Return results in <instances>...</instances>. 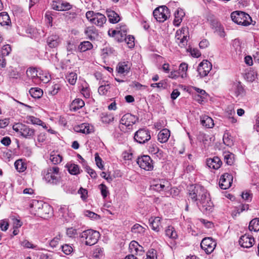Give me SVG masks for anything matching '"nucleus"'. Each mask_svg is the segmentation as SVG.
I'll list each match as a JSON object with an SVG mask.
<instances>
[{
    "instance_id": "nucleus-52",
    "label": "nucleus",
    "mask_w": 259,
    "mask_h": 259,
    "mask_svg": "<svg viewBox=\"0 0 259 259\" xmlns=\"http://www.w3.org/2000/svg\"><path fill=\"white\" fill-rule=\"evenodd\" d=\"M15 166L16 169L19 172H23L26 169L25 164L23 162L22 160H17L15 162Z\"/></svg>"
},
{
    "instance_id": "nucleus-2",
    "label": "nucleus",
    "mask_w": 259,
    "mask_h": 259,
    "mask_svg": "<svg viewBox=\"0 0 259 259\" xmlns=\"http://www.w3.org/2000/svg\"><path fill=\"white\" fill-rule=\"evenodd\" d=\"M44 179L49 184H58L61 181L60 168L56 166L48 167L44 171Z\"/></svg>"
},
{
    "instance_id": "nucleus-1",
    "label": "nucleus",
    "mask_w": 259,
    "mask_h": 259,
    "mask_svg": "<svg viewBox=\"0 0 259 259\" xmlns=\"http://www.w3.org/2000/svg\"><path fill=\"white\" fill-rule=\"evenodd\" d=\"M189 197L193 201L198 200L197 205L202 211H211L213 203L206 190L203 187L201 186H190Z\"/></svg>"
},
{
    "instance_id": "nucleus-53",
    "label": "nucleus",
    "mask_w": 259,
    "mask_h": 259,
    "mask_svg": "<svg viewBox=\"0 0 259 259\" xmlns=\"http://www.w3.org/2000/svg\"><path fill=\"white\" fill-rule=\"evenodd\" d=\"M60 84H55L48 89V94L52 96L56 95L60 89Z\"/></svg>"
},
{
    "instance_id": "nucleus-30",
    "label": "nucleus",
    "mask_w": 259,
    "mask_h": 259,
    "mask_svg": "<svg viewBox=\"0 0 259 259\" xmlns=\"http://www.w3.org/2000/svg\"><path fill=\"white\" fill-rule=\"evenodd\" d=\"M207 20L210 22L212 28H215L216 30H221L222 26L221 24L215 19L214 15L209 14L207 17Z\"/></svg>"
},
{
    "instance_id": "nucleus-49",
    "label": "nucleus",
    "mask_w": 259,
    "mask_h": 259,
    "mask_svg": "<svg viewBox=\"0 0 259 259\" xmlns=\"http://www.w3.org/2000/svg\"><path fill=\"white\" fill-rule=\"evenodd\" d=\"M50 160L54 164H57L62 161V157L59 154H51Z\"/></svg>"
},
{
    "instance_id": "nucleus-15",
    "label": "nucleus",
    "mask_w": 259,
    "mask_h": 259,
    "mask_svg": "<svg viewBox=\"0 0 259 259\" xmlns=\"http://www.w3.org/2000/svg\"><path fill=\"white\" fill-rule=\"evenodd\" d=\"M232 182L233 176L228 173H225L221 176L219 185L222 189L226 190L230 187Z\"/></svg>"
},
{
    "instance_id": "nucleus-3",
    "label": "nucleus",
    "mask_w": 259,
    "mask_h": 259,
    "mask_svg": "<svg viewBox=\"0 0 259 259\" xmlns=\"http://www.w3.org/2000/svg\"><path fill=\"white\" fill-rule=\"evenodd\" d=\"M31 207L34 208L37 215L42 218H47L52 213L51 207L47 203L42 204L37 200L33 201Z\"/></svg>"
},
{
    "instance_id": "nucleus-32",
    "label": "nucleus",
    "mask_w": 259,
    "mask_h": 259,
    "mask_svg": "<svg viewBox=\"0 0 259 259\" xmlns=\"http://www.w3.org/2000/svg\"><path fill=\"white\" fill-rule=\"evenodd\" d=\"M27 77L32 79L34 82H37L38 73V71L35 68H29L26 71Z\"/></svg>"
},
{
    "instance_id": "nucleus-61",
    "label": "nucleus",
    "mask_w": 259,
    "mask_h": 259,
    "mask_svg": "<svg viewBox=\"0 0 259 259\" xmlns=\"http://www.w3.org/2000/svg\"><path fill=\"white\" fill-rule=\"evenodd\" d=\"M84 213L85 216L92 219L98 220L100 219V216L99 215L89 210H85Z\"/></svg>"
},
{
    "instance_id": "nucleus-63",
    "label": "nucleus",
    "mask_w": 259,
    "mask_h": 259,
    "mask_svg": "<svg viewBox=\"0 0 259 259\" xmlns=\"http://www.w3.org/2000/svg\"><path fill=\"white\" fill-rule=\"evenodd\" d=\"M60 7L61 8L60 11H67L71 8V5L67 2L60 1Z\"/></svg>"
},
{
    "instance_id": "nucleus-9",
    "label": "nucleus",
    "mask_w": 259,
    "mask_h": 259,
    "mask_svg": "<svg viewBox=\"0 0 259 259\" xmlns=\"http://www.w3.org/2000/svg\"><path fill=\"white\" fill-rule=\"evenodd\" d=\"M188 34V28L186 26L183 27L177 31L175 37L177 42L180 47H184L187 45Z\"/></svg>"
},
{
    "instance_id": "nucleus-14",
    "label": "nucleus",
    "mask_w": 259,
    "mask_h": 259,
    "mask_svg": "<svg viewBox=\"0 0 259 259\" xmlns=\"http://www.w3.org/2000/svg\"><path fill=\"white\" fill-rule=\"evenodd\" d=\"M212 68V65L207 60H203L198 65L197 71L201 77L207 75Z\"/></svg>"
},
{
    "instance_id": "nucleus-23",
    "label": "nucleus",
    "mask_w": 259,
    "mask_h": 259,
    "mask_svg": "<svg viewBox=\"0 0 259 259\" xmlns=\"http://www.w3.org/2000/svg\"><path fill=\"white\" fill-rule=\"evenodd\" d=\"M131 67V64L128 62H122L118 63L116 69L119 73H127Z\"/></svg>"
},
{
    "instance_id": "nucleus-29",
    "label": "nucleus",
    "mask_w": 259,
    "mask_h": 259,
    "mask_svg": "<svg viewBox=\"0 0 259 259\" xmlns=\"http://www.w3.org/2000/svg\"><path fill=\"white\" fill-rule=\"evenodd\" d=\"M200 122L203 126L207 128H212L214 126L213 119L207 115L202 116L200 118Z\"/></svg>"
},
{
    "instance_id": "nucleus-42",
    "label": "nucleus",
    "mask_w": 259,
    "mask_h": 259,
    "mask_svg": "<svg viewBox=\"0 0 259 259\" xmlns=\"http://www.w3.org/2000/svg\"><path fill=\"white\" fill-rule=\"evenodd\" d=\"M165 235L170 238L176 239L178 237L177 232L175 228L171 226H168L165 231Z\"/></svg>"
},
{
    "instance_id": "nucleus-16",
    "label": "nucleus",
    "mask_w": 259,
    "mask_h": 259,
    "mask_svg": "<svg viewBox=\"0 0 259 259\" xmlns=\"http://www.w3.org/2000/svg\"><path fill=\"white\" fill-rule=\"evenodd\" d=\"M240 245L244 248H249L254 243V239L248 234L242 235L239 239Z\"/></svg>"
},
{
    "instance_id": "nucleus-36",
    "label": "nucleus",
    "mask_w": 259,
    "mask_h": 259,
    "mask_svg": "<svg viewBox=\"0 0 259 259\" xmlns=\"http://www.w3.org/2000/svg\"><path fill=\"white\" fill-rule=\"evenodd\" d=\"M232 90L234 92L236 96L241 95L244 93V89L240 82H235L233 84Z\"/></svg>"
},
{
    "instance_id": "nucleus-8",
    "label": "nucleus",
    "mask_w": 259,
    "mask_h": 259,
    "mask_svg": "<svg viewBox=\"0 0 259 259\" xmlns=\"http://www.w3.org/2000/svg\"><path fill=\"white\" fill-rule=\"evenodd\" d=\"M153 14L157 21L159 22H164L170 16L169 10L165 6H160L155 9Z\"/></svg>"
},
{
    "instance_id": "nucleus-44",
    "label": "nucleus",
    "mask_w": 259,
    "mask_h": 259,
    "mask_svg": "<svg viewBox=\"0 0 259 259\" xmlns=\"http://www.w3.org/2000/svg\"><path fill=\"white\" fill-rule=\"evenodd\" d=\"M110 85L109 83L101 85L98 88V92L101 95H106L110 89Z\"/></svg>"
},
{
    "instance_id": "nucleus-45",
    "label": "nucleus",
    "mask_w": 259,
    "mask_h": 259,
    "mask_svg": "<svg viewBox=\"0 0 259 259\" xmlns=\"http://www.w3.org/2000/svg\"><path fill=\"white\" fill-rule=\"evenodd\" d=\"M114 120V117L112 114L107 113H102L101 116V121L104 123H110Z\"/></svg>"
},
{
    "instance_id": "nucleus-37",
    "label": "nucleus",
    "mask_w": 259,
    "mask_h": 259,
    "mask_svg": "<svg viewBox=\"0 0 259 259\" xmlns=\"http://www.w3.org/2000/svg\"><path fill=\"white\" fill-rule=\"evenodd\" d=\"M69 172L73 175H76L80 173L79 167L78 165L74 163H67L66 165Z\"/></svg>"
},
{
    "instance_id": "nucleus-50",
    "label": "nucleus",
    "mask_w": 259,
    "mask_h": 259,
    "mask_svg": "<svg viewBox=\"0 0 259 259\" xmlns=\"http://www.w3.org/2000/svg\"><path fill=\"white\" fill-rule=\"evenodd\" d=\"M50 80V75L46 73L39 72L37 82L38 81H41L44 83H47Z\"/></svg>"
},
{
    "instance_id": "nucleus-58",
    "label": "nucleus",
    "mask_w": 259,
    "mask_h": 259,
    "mask_svg": "<svg viewBox=\"0 0 259 259\" xmlns=\"http://www.w3.org/2000/svg\"><path fill=\"white\" fill-rule=\"evenodd\" d=\"M99 188L103 198L106 197L109 193L107 187L104 184H101L99 186Z\"/></svg>"
},
{
    "instance_id": "nucleus-34",
    "label": "nucleus",
    "mask_w": 259,
    "mask_h": 259,
    "mask_svg": "<svg viewBox=\"0 0 259 259\" xmlns=\"http://www.w3.org/2000/svg\"><path fill=\"white\" fill-rule=\"evenodd\" d=\"M11 23L10 17L7 13H0V24L2 26L9 25Z\"/></svg>"
},
{
    "instance_id": "nucleus-51",
    "label": "nucleus",
    "mask_w": 259,
    "mask_h": 259,
    "mask_svg": "<svg viewBox=\"0 0 259 259\" xmlns=\"http://www.w3.org/2000/svg\"><path fill=\"white\" fill-rule=\"evenodd\" d=\"M62 237V235H61L60 233L58 234L56 237H55L53 239H52L50 242V245L52 248H55L59 244L60 241L61 240Z\"/></svg>"
},
{
    "instance_id": "nucleus-17",
    "label": "nucleus",
    "mask_w": 259,
    "mask_h": 259,
    "mask_svg": "<svg viewBox=\"0 0 259 259\" xmlns=\"http://www.w3.org/2000/svg\"><path fill=\"white\" fill-rule=\"evenodd\" d=\"M76 132L89 134L94 131L93 126L87 123H83L75 127Z\"/></svg>"
},
{
    "instance_id": "nucleus-5",
    "label": "nucleus",
    "mask_w": 259,
    "mask_h": 259,
    "mask_svg": "<svg viewBox=\"0 0 259 259\" xmlns=\"http://www.w3.org/2000/svg\"><path fill=\"white\" fill-rule=\"evenodd\" d=\"M100 235L99 232L92 229L85 230L80 235L82 241L86 245L90 246L95 244L100 238Z\"/></svg>"
},
{
    "instance_id": "nucleus-26",
    "label": "nucleus",
    "mask_w": 259,
    "mask_h": 259,
    "mask_svg": "<svg viewBox=\"0 0 259 259\" xmlns=\"http://www.w3.org/2000/svg\"><path fill=\"white\" fill-rule=\"evenodd\" d=\"M170 136V132L168 130L164 128L159 132L158 135V140L161 143L167 141Z\"/></svg>"
},
{
    "instance_id": "nucleus-62",
    "label": "nucleus",
    "mask_w": 259,
    "mask_h": 259,
    "mask_svg": "<svg viewBox=\"0 0 259 259\" xmlns=\"http://www.w3.org/2000/svg\"><path fill=\"white\" fill-rule=\"evenodd\" d=\"M224 143L228 146H231L233 144L232 140L229 137L228 134L226 133L223 136Z\"/></svg>"
},
{
    "instance_id": "nucleus-46",
    "label": "nucleus",
    "mask_w": 259,
    "mask_h": 259,
    "mask_svg": "<svg viewBox=\"0 0 259 259\" xmlns=\"http://www.w3.org/2000/svg\"><path fill=\"white\" fill-rule=\"evenodd\" d=\"M66 78L70 84L74 85L76 82L77 75L76 73L71 72L66 75Z\"/></svg>"
},
{
    "instance_id": "nucleus-48",
    "label": "nucleus",
    "mask_w": 259,
    "mask_h": 259,
    "mask_svg": "<svg viewBox=\"0 0 259 259\" xmlns=\"http://www.w3.org/2000/svg\"><path fill=\"white\" fill-rule=\"evenodd\" d=\"M145 228L139 224H136L132 228V232L134 234H142L144 233Z\"/></svg>"
},
{
    "instance_id": "nucleus-28",
    "label": "nucleus",
    "mask_w": 259,
    "mask_h": 259,
    "mask_svg": "<svg viewBox=\"0 0 259 259\" xmlns=\"http://www.w3.org/2000/svg\"><path fill=\"white\" fill-rule=\"evenodd\" d=\"M84 33L88 38L91 40L95 39L98 35L97 30L94 26L87 27Z\"/></svg>"
},
{
    "instance_id": "nucleus-54",
    "label": "nucleus",
    "mask_w": 259,
    "mask_h": 259,
    "mask_svg": "<svg viewBox=\"0 0 259 259\" xmlns=\"http://www.w3.org/2000/svg\"><path fill=\"white\" fill-rule=\"evenodd\" d=\"M10 219L12 221L13 228L18 229L22 226V222L15 216H11Z\"/></svg>"
},
{
    "instance_id": "nucleus-31",
    "label": "nucleus",
    "mask_w": 259,
    "mask_h": 259,
    "mask_svg": "<svg viewBox=\"0 0 259 259\" xmlns=\"http://www.w3.org/2000/svg\"><path fill=\"white\" fill-rule=\"evenodd\" d=\"M167 181L160 180L159 182L151 185L152 188L157 191L160 192L164 190V188L168 185Z\"/></svg>"
},
{
    "instance_id": "nucleus-47",
    "label": "nucleus",
    "mask_w": 259,
    "mask_h": 259,
    "mask_svg": "<svg viewBox=\"0 0 259 259\" xmlns=\"http://www.w3.org/2000/svg\"><path fill=\"white\" fill-rule=\"evenodd\" d=\"M241 43L238 39H235L233 41L232 46L237 54L240 55L242 52V48L241 46Z\"/></svg>"
},
{
    "instance_id": "nucleus-55",
    "label": "nucleus",
    "mask_w": 259,
    "mask_h": 259,
    "mask_svg": "<svg viewBox=\"0 0 259 259\" xmlns=\"http://www.w3.org/2000/svg\"><path fill=\"white\" fill-rule=\"evenodd\" d=\"M149 153L152 154H156L158 153L159 149L155 143H151L148 147Z\"/></svg>"
},
{
    "instance_id": "nucleus-4",
    "label": "nucleus",
    "mask_w": 259,
    "mask_h": 259,
    "mask_svg": "<svg viewBox=\"0 0 259 259\" xmlns=\"http://www.w3.org/2000/svg\"><path fill=\"white\" fill-rule=\"evenodd\" d=\"M137 120L138 118L135 116L129 113L125 114L120 119L119 128L124 133L130 132Z\"/></svg>"
},
{
    "instance_id": "nucleus-38",
    "label": "nucleus",
    "mask_w": 259,
    "mask_h": 259,
    "mask_svg": "<svg viewBox=\"0 0 259 259\" xmlns=\"http://www.w3.org/2000/svg\"><path fill=\"white\" fill-rule=\"evenodd\" d=\"M107 14L111 23H116L120 20L119 15L113 11H107Z\"/></svg>"
},
{
    "instance_id": "nucleus-7",
    "label": "nucleus",
    "mask_w": 259,
    "mask_h": 259,
    "mask_svg": "<svg viewBox=\"0 0 259 259\" xmlns=\"http://www.w3.org/2000/svg\"><path fill=\"white\" fill-rule=\"evenodd\" d=\"M13 129L22 137L27 139L33 138L35 134V130L33 128L21 123L14 124Z\"/></svg>"
},
{
    "instance_id": "nucleus-10",
    "label": "nucleus",
    "mask_w": 259,
    "mask_h": 259,
    "mask_svg": "<svg viewBox=\"0 0 259 259\" xmlns=\"http://www.w3.org/2000/svg\"><path fill=\"white\" fill-rule=\"evenodd\" d=\"M150 139V132L146 128H140L135 133L134 140L140 144H144Z\"/></svg>"
},
{
    "instance_id": "nucleus-22",
    "label": "nucleus",
    "mask_w": 259,
    "mask_h": 259,
    "mask_svg": "<svg viewBox=\"0 0 259 259\" xmlns=\"http://www.w3.org/2000/svg\"><path fill=\"white\" fill-rule=\"evenodd\" d=\"M7 76L10 78L18 79L20 76V73L17 68L12 66L8 67L5 71Z\"/></svg>"
},
{
    "instance_id": "nucleus-25",
    "label": "nucleus",
    "mask_w": 259,
    "mask_h": 259,
    "mask_svg": "<svg viewBox=\"0 0 259 259\" xmlns=\"http://www.w3.org/2000/svg\"><path fill=\"white\" fill-rule=\"evenodd\" d=\"M95 16L92 23L101 27L106 22V18L104 15L100 13H97Z\"/></svg>"
},
{
    "instance_id": "nucleus-18",
    "label": "nucleus",
    "mask_w": 259,
    "mask_h": 259,
    "mask_svg": "<svg viewBox=\"0 0 259 259\" xmlns=\"http://www.w3.org/2000/svg\"><path fill=\"white\" fill-rule=\"evenodd\" d=\"M61 40L60 37L56 34H52L47 38V44L51 48H55L59 46Z\"/></svg>"
},
{
    "instance_id": "nucleus-20",
    "label": "nucleus",
    "mask_w": 259,
    "mask_h": 259,
    "mask_svg": "<svg viewBox=\"0 0 259 259\" xmlns=\"http://www.w3.org/2000/svg\"><path fill=\"white\" fill-rule=\"evenodd\" d=\"M25 119V122L27 124L39 125L42 126L44 128H47L45 123L37 117L33 116L28 115Z\"/></svg>"
},
{
    "instance_id": "nucleus-11",
    "label": "nucleus",
    "mask_w": 259,
    "mask_h": 259,
    "mask_svg": "<svg viewBox=\"0 0 259 259\" xmlns=\"http://www.w3.org/2000/svg\"><path fill=\"white\" fill-rule=\"evenodd\" d=\"M137 162L142 169L147 170H152L154 167L152 160L148 155H143L139 157Z\"/></svg>"
},
{
    "instance_id": "nucleus-59",
    "label": "nucleus",
    "mask_w": 259,
    "mask_h": 259,
    "mask_svg": "<svg viewBox=\"0 0 259 259\" xmlns=\"http://www.w3.org/2000/svg\"><path fill=\"white\" fill-rule=\"evenodd\" d=\"M134 37L133 36L128 35L125 37V39L124 40L128 45L129 48H132L135 46Z\"/></svg>"
},
{
    "instance_id": "nucleus-60",
    "label": "nucleus",
    "mask_w": 259,
    "mask_h": 259,
    "mask_svg": "<svg viewBox=\"0 0 259 259\" xmlns=\"http://www.w3.org/2000/svg\"><path fill=\"white\" fill-rule=\"evenodd\" d=\"M61 247L62 251L67 255L71 254L73 251V248L68 244L63 245Z\"/></svg>"
},
{
    "instance_id": "nucleus-64",
    "label": "nucleus",
    "mask_w": 259,
    "mask_h": 259,
    "mask_svg": "<svg viewBox=\"0 0 259 259\" xmlns=\"http://www.w3.org/2000/svg\"><path fill=\"white\" fill-rule=\"evenodd\" d=\"M21 245L25 248H35L36 247V245H33L31 242L28 241L27 240H24L21 242Z\"/></svg>"
},
{
    "instance_id": "nucleus-39",
    "label": "nucleus",
    "mask_w": 259,
    "mask_h": 259,
    "mask_svg": "<svg viewBox=\"0 0 259 259\" xmlns=\"http://www.w3.org/2000/svg\"><path fill=\"white\" fill-rule=\"evenodd\" d=\"M29 93L33 98H40L43 95V91L38 88H32L30 89Z\"/></svg>"
},
{
    "instance_id": "nucleus-57",
    "label": "nucleus",
    "mask_w": 259,
    "mask_h": 259,
    "mask_svg": "<svg viewBox=\"0 0 259 259\" xmlns=\"http://www.w3.org/2000/svg\"><path fill=\"white\" fill-rule=\"evenodd\" d=\"M146 259H157V252L154 249H150L147 253Z\"/></svg>"
},
{
    "instance_id": "nucleus-40",
    "label": "nucleus",
    "mask_w": 259,
    "mask_h": 259,
    "mask_svg": "<svg viewBox=\"0 0 259 259\" xmlns=\"http://www.w3.org/2000/svg\"><path fill=\"white\" fill-rule=\"evenodd\" d=\"M235 110L232 107H228L226 110V116L230 122L232 123H236L237 120L234 117L235 115Z\"/></svg>"
},
{
    "instance_id": "nucleus-19",
    "label": "nucleus",
    "mask_w": 259,
    "mask_h": 259,
    "mask_svg": "<svg viewBox=\"0 0 259 259\" xmlns=\"http://www.w3.org/2000/svg\"><path fill=\"white\" fill-rule=\"evenodd\" d=\"M185 13L183 9L178 8L175 13V19L173 21L174 25L179 26L181 23Z\"/></svg>"
},
{
    "instance_id": "nucleus-6",
    "label": "nucleus",
    "mask_w": 259,
    "mask_h": 259,
    "mask_svg": "<svg viewBox=\"0 0 259 259\" xmlns=\"http://www.w3.org/2000/svg\"><path fill=\"white\" fill-rule=\"evenodd\" d=\"M231 17L233 22L237 24L248 26L251 24L252 19L247 13L242 11H235L231 13Z\"/></svg>"
},
{
    "instance_id": "nucleus-27",
    "label": "nucleus",
    "mask_w": 259,
    "mask_h": 259,
    "mask_svg": "<svg viewBox=\"0 0 259 259\" xmlns=\"http://www.w3.org/2000/svg\"><path fill=\"white\" fill-rule=\"evenodd\" d=\"M84 106V101L79 98L74 99L70 105V109L72 111H75Z\"/></svg>"
},
{
    "instance_id": "nucleus-21",
    "label": "nucleus",
    "mask_w": 259,
    "mask_h": 259,
    "mask_svg": "<svg viewBox=\"0 0 259 259\" xmlns=\"http://www.w3.org/2000/svg\"><path fill=\"white\" fill-rule=\"evenodd\" d=\"M206 164L210 168L217 169L220 167L222 161L218 157H214L213 158L208 159Z\"/></svg>"
},
{
    "instance_id": "nucleus-24",
    "label": "nucleus",
    "mask_w": 259,
    "mask_h": 259,
    "mask_svg": "<svg viewBox=\"0 0 259 259\" xmlns=\"http://www.w3.org/2000/svg\"><path fill=\"white\" fill-rule=\"evenodd\" d=\"M160 218L157 217L155 218H151L149 219V222H150V225L151 226L152 229L156 232L159 231L160 229L162 228Z\"/></svg>"
},
{
    "instance_id": "nucleus-13",
    "label": "nucleus",
    "mask_w": 259,
    "mask_h": 259,
    "mask_svg": "<svg viewBox=\"0 0 259 259\" xmlns=\"http://www.w3.org/2000/svg\"><path fill=\"white\" fill-rule=\"evenodd\" d=\"M188 65L186 63H182L180 64L178 70L171 71L168 75V77L172 79H177L179 77L182 78L187 76V71Z\"/></svg>"
},
{
    "instance_id": "nucleus-41",
    "label": "nucleus",
    "mask_w": 259,
    "mask_h": 259,
    "mask_svg": "<svg viewBox=\"0 0 259 259\" xmlns=\"http://www.w3.org/2000/svg\"><path fill=\"white\" fill-rule=\"evenodd\" d=\"M249 229L250 231L257 232L259 231V218H255L252 220L249 225Z\"/></svg>"
},
{
    "instance_id": "nucleus-35",
    "label": "nucleus",
    "mask_w": 259,
    "mask_h": 259,
    "mask_svg": "<svg viewBox=\"0 0 259 259\" xmlns=\"http://www.w3.org/2000/svg\"><path fill=\"white\" fill-rule=\"evenodd\" d=\"M224 160L226 163L230 165H232L235 161L234 155L229 151H225L223 153Z\"/></svg>"
},
{
    "instance_id": "nucleus-43",
    "label": "nucleus",
    "mask_w": 259,
    "mask_h": 259,
    "mask_svg": "<svg viewBox=\"0 0 259 259\" xmlns=\"http://www.w3.org/2000/svg\"><path fill=\"white\" fill-rule=\"evenodd\" d=\"M93 48V45L89 41H84L80 44L78 49L80 52H85Z\"/></svg>"
},
{
    "instance_id": "nucleus-56",
    "label": "nucleus",
    "mask_w": 259,
    "mask_h": 259,
    "mask_svg": "<svg viewBox=\"0 0 259 259\" xmlns=\"http://www.w3.org/2000/svg\"><path fill=\"white\" fill-rule=\"evenodd\" d=\"M11 48L9 45H6L3 46L1 50V54L5 56H8L11 52Z\"/></svg>"
},
{
    "instance_id": "nucleus-12",
    "label": "nucleus",
    "mask_w": 259,
    "mask_h": 259,
    "mask_svg": "<svg viewBox=\"0 0 259 259\" xmlns=\"http://www.w3.org/2000/svg\"><path fill=\"white\" fill-rule=\"evenodd\" d=\"M217 245L216 242L210 237L205 238L202 240L200 246L207 254L211 253Z\"/></svg>"
},
{
    "instance_id": "nucleus-33",
    "label": "nucleus",
    "mask_w": 259,
    "mask_h": 259,
    "mask_svg": "<svg viewBox=\"0 0 259 259\" xmlns=\"http://www.w3.org/2000/svg\"><path fill=\"white\" fill-rule=\"evenodd\" d=\"M104 256V249L103 247L97 246L93 251V256L95 259H101Z\"/></svg>"
}]
</instances>
